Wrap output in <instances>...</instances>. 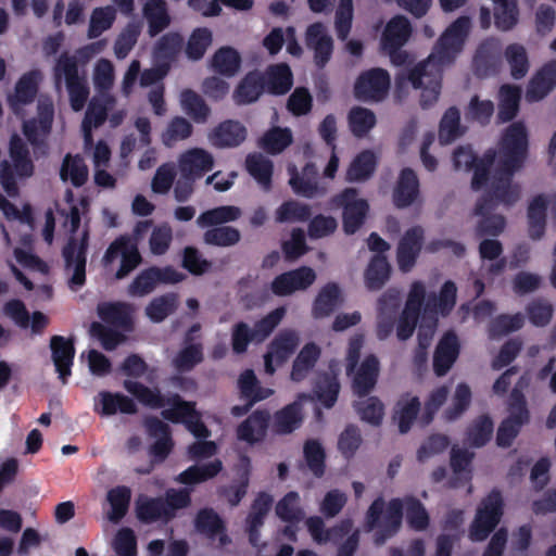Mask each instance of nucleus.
Returning <instances> with one entry per match:
<instances>
[{"mask_svg": "<svg viewBox=\"0 0 556 556\" xmlns=\"http://www.w3.org/2000/svg\"><path fill=\"white\" fill-rule=\"evenodd\" d=\"M470 28L469 16L457 17L439 37L433 53L408 72L405 79L414 89H421L420 105L424 109L437 102L442 87L443 66L452 64L463 51Z\"/></svg>", "mask_w": 556, "mask_h": 556, "instance_id": "f257e3e1", "label": "nucleus"}, {"mask_svg": "<svg viewBox=\"0 0 556 556\" xmlns=\"http://www.w3.org/2000/svg\"><path fill=\"white\" fill-rule=\"evenodd\" d=\"M500 157L495 161L491 190L498 201L507 206L514 205L520 198V187L513 184V176L526 160L529 141H500Z\"/></svg>", "mask_w": 556, "mask_h": 556, "instance_id": "f03ea898", "label": "nucleus"}, {"mask_svg": "<svg viewBox=\"0 0 556 556\" xmlns=\"http://www.w3.org/2000/svg\"><path fill=\"white\" fill-rule=\"evenodd\" d=\"M191 505V491L182 489H168L164 496H142L136 502V516L140 522L151 525L154 522L169 523L177 517V511Z\"/></svg>", "mask_w": 556, "mask_h": 556, "instance_id": "7ed1b4c3", "label": "nucleus"}, {"mask_svg": "<svg viewBox=\"0 0 556 556\" xmlns=\"http://www.w3.org/2000/svg\"><path fill=\"white\" fill-rule=\"evenodd\" d=\"M151 226L152 220H140L136 224L132 236L121 235L108 247L102 257V263L105 268H109L121 257V264L114 275L116 280L128 277L142 263L138 240Z\"/></svg>", "mask_w": 556, "mask_h": 556, "instance_id": "20e7f679", "label": "nucleus"}, {"mask_svg": "<svg viewBox=\"0 0 556 556\" xmlns=\"http://www.w3.org/2000/svg\"><path fill=\"white\" fill-rule=\"evenodd\" d=\"M403 518V504L400 498H392L387 507L382 497H377L366 513V529L375 533V543L382 544L395 534Z\"/></svg>", "mask_w": 556, "mask_h": 556, "instance_id": "39448f33", "label": "nucleus"}, {"mask_svg": "<svg viewBox=\"0 0 556 556\" xmlns=\"http://www.w3.org/2000/svg\"><path fill=\"white\" fill-rule=\"evenodd\" d=\"M286 315V308L279 306L266 316L257 320L251 329L244 321H239L232 327L231 346L236 354L247 352L251 342H264L280 324Z\"/></svg>", "mask_w": 556, "mask_h": 556, "instance_id": "423d86ee", "label": "nucleus"}, {"mask_svg": "<svg viewBox=\"0 0 556 556\" xmlns=\"http://www.w3.org/2000/svg\"><path fill=\"white\" fill-rule=\"evenodd\" d=\"M504 502L498 490H492L482 500L469 528V538L473 542L484 541L497 527L503 516Z\"/></svg>", "mask_w": 556, "mask_h": 556, "instance_id": "0eeeda50", "label": "nucleus"}, {"mask_svg": "<svg viewBox=\"0 0 556 556\" xmlns=\"http://www.w3.org/2000/svg\"><path fill=\"white\" fill-rule=\"evenodd\" d=\"M332 203L342 208V225L346 235H354L364 225L369 212L367 200L358 198L356 188H345L336 194Z\"/></svg>", "mask_w": 556, "mask_h": 556, "instance_id": "6e6552de", "label": "nucleus"}, {"mask_svg": "<svg viewBox=\"0 0 556 556\" xmlns=\"http://www.w3.org/2000/svg\"><path fill=\"white\" fill-rule=\"evenodd\" d=\"M88 243L89 231L84 230L79 240L75 236H71L62 249L64 267L66 270L73 271L68 286L74 291L81 288L86 282Z\"/></svg>", "mask_w": 556, "mask_h": 556, "instance_id": "1a4fd4ad", "label": "nucleus"}, {"mask_svg": "<svg viewBox=\"0 0 556 556\" xmlns=\"http://www.w3.org/2000/svg\"><path fill=\"white\" fill-rule=\"evenodd\" d=\"M391 86L387 70L374 67L362 72L354 84V96L364 102H380L386 99Z\"/></svg>", "mask_w": 556, "mask_h": 556, "instance_id": "9d476101", "label": "nucleus"}, {"mask_svg": "<svg viewBox=\"0 0 556 556\" xmlns=\"http://www.w3.org/2000/svg\"><path fill=\"white\" fill-rule=\"evenodd\" d=\"M185 275L172 266H151L141 270L129 283L127 292L130 296H144L151 293L159 283H178Z\"/></svg>", "mask_w": 556, "mask_h": 556, "instance_id": "9b49d317", "label": "nucleus"}, {"mask_svg": "<svg viewBox=\"0 0 556 556\" xmlns=\"http://www.w3.org/2000/svg\"><path fill=\"white\" fill-rule=\"evenodd\" d=\"M424 239L425 230L419 225L408 228L401 237L396 247V263L402 273H409L415 267Z\"/></svg>", "mask_w": 556, "mask_h": 556, "instance_id": "f8f14e48", "label": "nucleus"}, {"mask_svg": "<svg viewBox=\"0 0 556 556\" xmlns=\"http://www.w3.org/2000/svg\"><path fill=\"white\" fill-rule=\"evenodd\" d=\"M502 203L496 199L493 190L483 194L477 202L475 214L481 219L477 225V233L479 236H498L505 228L506 220L503 215L492 214L497 204Z\"/></svg>", "mask_w": 556, "mask_h": 556, "instance_id": "ddd939ff", "label": "nucleus"}, {"mask_svg": "<svg viewBox=\"0 0 556 556\" xmlns=\"http://www.w3.org/2000/svg\"><path fill=\"white\" fill-rule=\"evenodd\" d=\"M502 45L498 39L489 37L481 41L472 60L475 74L479 77L497 74L502 63Z\"/></svg>", "mask_w": 556, "mask_h": 556, "instance_id": "4468645a", "label": "nucleus"}, {"mask_svg": "<svg viewBox=\"0 0 556 556\" xmlns=\"http://www.w3.org/2000/svg\"><path fill=\"white\" fill-rule=\"evenodd\" d=\"M305 45L314 53V63L323 70L333 53V39L321 22L311 24L305 31Z\"/></svg>", "mask_w": 556, "mask_h": 556, "instance_id": "2eb2a0df", "label": "nucleus"}, {"mask_svg": "<svg viewBox=\"0 0 556 556\" xmlns=\"http://www.w3.org/2000/svg\"><path fill=\"white\" fill-rule=\"evenodd\" d=\"M460 353V343L453 330L446 331L439 340L434 353L432 367L435 376L443 377L453 367Z\"/></svg>", "mask_w": 556, "mask_h": 556, "instance_id": "dca6fc26", "label": "nucleus"}, {"mask_svg": "<svg viewBox=\"0 0 556 556\" xmlns=\"http://www.w3.org/2000/svg\"><path fill=\"white\" fill-rule=\"evenodd\" d=\"M556 87V60L544 63L530 78L526 100L534 103L547 97Z\"/></svg>", "mask_w": 556, "mask_h": 556, "instance_id": "f3484780", "label": "nucleus"}, {"mask_svg": "<svg viewBox=\"0 0 556 556\" xmlns=\"http://www.w3.org/2000/svg\"><path fill=\"white\" fill-rule=\"evenodd\" d=\"M270 414L267 409H256L250 414L236 429L239 441L250 445L261 443L267 435Z\"/></svg>", "mask_w": 556, "mask_h": 556, "instance_id": "a211bd4d", "label": "nucleus"}, {"mask_svg": "<svg viewBox=\"0 0 556 556\" xmlns=\"http://www.w3.org/2000/svg\"><path fill=\"white\" fill-rule=\"evenodd\" d=\"M380 371V362L375 354L367 355L351 375L352 391L358 397H365L375 389Z\"/></svg>", "mask_w": 556, "mask_h": 556, "instance_id": "6ab92c4d", "label": "nucleus"}, {"mask_svg": "<svg viewBox=\"0 0 556 556\" xmlns=\"http://www.w3.org/2000/svg\"><path fill=\"white\" fill-rule=\"evenodd\" d=\"M194 528L208 540L218 539L220 546H226L230 543L225 521L211 507L201 508L197 513Z\"/></svg>", "mask_w": 556, "mask_h": 556, "instance_id": "aec40b11", "label": "nucleus"}, {"mask_svg": "<svg viewBox=\"0 0 556 556\" xmlns=\"http://www.w3.org/2000/svg\"><path fill=\"white\" fill-rule=\"evenodd\" d=\"M144 427L150 437L156 438L150 446V454L156 462L165 460L174 446L169 426L157 417L150 416L144 419Z\"/></svg>", "mask_w": 556, "mask_h": 556, "instance_id": "412c9836", "label": "nucleus"}, {"mask_svg": "<svg viewBox=\"0 0 556 556\" xmlns=\"http://www.w3.org/2000/svg\"><path fill=\"white\" fill-rule=\"evenodd\" d=\"M94 412L100 416H112L117 413L135 415L138 413V406L131 397L121 392L101 391L96 397Z\"/></svg>", "mask_w": 556, "mask_h": 556, "instance_id": "4be33fe9", "label": "nucleus"}, {"mask_svg": "<svg viewBox=\"0 0 556 556\" xmlns=\"http://www.w3.org/2000/svg\"><path fill=\"white\" fill-rule=\"evenodd\" d=\"M52 361L62 383H67L72 375V366L75 357V346L72 339L62 336H52L50 339Z\"/></svg>", "mask_w": 556, "mask_h": 556, "instance_id": "5701e85b", "label": "nucleus"}, {"mask_svg": "<svg viewBox=\"0 0 556 556\" xmlns=\"http://www.w3.org/2000/svg\"><path fill=\"white\" fill-rule=\"evenodd\" d=\"M114 102V98L108 93H101L90 100L81 125L83 139H93L92 128H98L105 123L108 112L112 109Z\"/></svg>", "mask_w": 556, "mask_h": 556, "instance_id": "b1692460", "label": "nucleus"}, {"mask_svg": "<svg viewBox=\"0 0 556 556\" xmlns=\"http://www.w3.org/2000/svg\"><path fill=\"white\" fill-rule=\"evenodd\" d=\"M54 118V108L50 100H39L37 115L23 122L25 139H40L50 134Z\"/></svg>", "mask_w": 556, "mask_h": 556, "instance_id": "393cba45", "label": "nucleus"}, {"mask_svg": "<svg viewBox=\"0 0 556 556\" xmlns=\"http://www.w3.org/2000/svg\"><path fill=\"white\" fill-rule=\"evenodd\" d=\"M290 175L289 184L293 192L298 195L312 199L319 193L318 169L312 162L305 164L300 175L294 164L288 166Z\"/></svg>", "mask_w": 556, "mask_h": 556, "instance_id": "a878e982", "label": "nucleus"}, {"mask_svg": "<svg viewBox=\"0 0 556 556\" xmlns=\"http://www.w3.org/2000/svg\"><path fill=\"white\" fill-rule=\"evenodd\" d=\"M340 381L338 374L330 369L328 371H318L313 380V394L316 400L325 407L332 408L339 396Z\"/></svg>", "mask_w": 556, "mask_h": 556, "instance_id": "bb28decb", "label": "nucleus"}, {"mask_svg": "<svg viewBox=\"0 0 556 556\" xmlns=\"http://www.w3.org/2000/svg\"><path fill=\"white\" fill-rule=\"evenodd\" d=\"M418 195L419 179L416 173L409 167L403 168L393 189V204L397 208H406L417 200Z\"/></svg>", "mask_w": 556, "mask_h": 556, "instance_id": "cd10ccee", "label": "nucleus"}, {"mask_svg": "<svg viewBox=\"0 0 556 556\" xmlns=\"http://www.w3.org/2000/svg\"><path fill=\"white\" fill-rule=\"evenodd\" d=\"M39 71H29L23 74L15 84L14 94L9 96L11 109L17 112L23 105L34 102L39 89Z\"/></svg>", "mask_w": 556, "mask_h": 556, "instance_id": "c85d7f7f", "label": "nucleus"}, {"mask_svg": "<svg viewBox=\"0 0 556 556\" xmlns=\"http://www.w3.org/2000/svg\"><path fill=\"white\" fill-rule=\"evenodd\" d=\"M98 315L105 324L125 331L132 330V307L127 302H105L99 304Z\"/></svg>", "mask_w": 556, "mask_h": 556, "instance_id": "c756f323", "label": "nucleus"}, {"mask_svg": "<svg viewBox=\"0 0 556 556\" xmlns=\"http://www.w3.org/2000/svg\"><path fill=\"white\" fill-rule=\"evenodd\" d=\"M521 101V88L517 85L504 84L498 90V109L496 123L505 124L518 115Z\"/></svg>", "mask_w": 556, "mask_h": 556, "instance_id": "7c9ffc66", "label": "nucleus"}, {"mask_svg": "<svg viewBox=\"0 0 556 556\" xmlns=\"http://www.w3.org/2000/svg\"><path fill=\"white\" fill-rule=\"evenodd\" d=\"M265 91L264 74L252 71L245 74L236 87L232 98L236 104L244 105L258 100Z\"/></svg>", "mask_w": 556, "mask_h": 556, "instance_id": "2f4dec72", "label": "nucleus"}, {"mask_svg": "<svg viewBox=\"0 0 556 556\" xmlns=\"http://www.w3.org/2000/svg\"><path fill=\"white\" fill-rule=\"evenodd\" d=\"M321 355V349L315 342H307L298 353L292 363L290 379L302 382L315 368Z\"/></svg>", "mask_w": 556, "mask_h": 556, "instance_id": "473e14b6", "label": "nucleus"}, {"mask_svg": "<svg viewBox=\"0 0 556 556\" xmlns=\"http://www.w3.org/2000/svg\"><path fill=\"white\" fill-rule=\"evenodd\" d=\"M412 24L404 15L392 17L386 25L381 36L382 48H402L412 36Z\"/></svg>", "mask_w": 556, "mask_h": 556, "instance_id": "72a5a7b5", "label": "nucleus"}, {"mask_svg": "<svg viewBox=\"0 0 556 556\" xmlns=\"http://www.w3.org/2000/svg\"><path fill=\"white\" fill-rule=\"evenodd\" d=\"M142 13L148 22L150 37L160 35L172 23L165 0H148L143 5Z\"/></svg>", "mask_w": 556, "mask_h": 556, "instance_id": "f704fd0d", "label": "nucleus"}, {"mask_svg": "<svg viewBox=\"0 0 556 556\" xmlns=\"http://www.w3.org/2000/svg\"><path fill=\"white\" fill-rule=\"evenodd\" d=\"M548 199L545 194H536L528 206V233L532 240L543 238L546 228Z\"/></svg>", "mask_w": 556, "mask_h": 556, "instance_id": "c9c22d12", "label": "nucleus"}, {"mask_svg": "<svg viewBox=\"0 0 556 556\" xmlns=\"http://www.w3.org/2000/svg\"><path fill=\"white\" fill-rule=\"evenodd\" d=\"M214 160L211 153L202 149H193L185 153L179 160V168L182 176L194 179L211 170Z\"/></svg>", "mask_w": 556, "mask_h": 556, "instance_id": "e433bc0d", "label": "nucleus"}, {"mask_svg": "<svg viewBox=\"0 0 556 556\" xmlns=\"http://www.w3.org/2000/svg\"><path fill=\"white\" fill-rule=\"evenodd\" d=\"M494 422L490 415L476 417L466 428L465 443L473 448L485 446L493 438Z\"/></svg>", "mask_w": 556, "mask_h": 556, "instance_id": "4c0bfd02", "label": "nucleus"}, {"mask_svg": "<svg viewBox=\"0 0 556 556\" xmlns=\"http://www.w3.org/2000/svg\"><path fill=\"white\" fill-rule=\"evenodd\" d=\"M300 345V336L293 329L279 331L268 344L267 350L274 354L276 365L285 364Z\"/></svg>", "mask_w": 556, "mask_h": 556, "instance_id": "58836bf2", "label": "nucleus"}, {"mask_svg": "<svg viewBox=\"0 0 556 556\" xmlns=\"http://www.w3.org/2000/svg\"><path fill=\"white\" fill-rule=\"evenodd\" d=\"M420 401L418 396H412L409 393L403 394L394 406L393 419L397 422L400 433H407L420 412Z\"/></svg>", "mask_w": 556, "mask_h": 556, "instance_id": "ea45409f", "label": "nucleus"}, {"mask_svg": "<svg viewBox=\"0 0 556 556\" xmlns=\"http://www.w3.org/2000/svg\"><path fill=\"white\" fill-rule=\"evenodd\" d=\"M302 421V404L294 401L274 414L273 431L276 434H289L300 428Z\"/></svg>", "mask_w": 556, "mask_h": 556, "instance_id": "a19ab883", "label": "nucleus"}, {"mask_svg": "<svg viewBox=\"0 0 556 556\" xmlns=\"http://www.w3.org/2000/svg\"><path fill=\"white\" fill-rule=\"evenodd\" d=\"M265 77V91L275 96L286 94L292 87V72L286 63L269 66Z\"/></svg>", "mask_w": 556, "mask_h": 556, "instance_id": "79ce46f5", "label": "nucleus"}, {"mask_svg": "<svg viewBox=\"0 0 556 556\" xmlns=\"http://www.w3.org/2000/svg\"><path fill=\"white\" fill-rule=\"evenodd\" d=\"M184 46V37L177 31H170L155 42L153 56L155 62L166 63L169 67L176 61Z\"/></svg>", "mask_w": 556, "mask_h": 556, "instance_id": "37998d69", "label": "nucleus"}, {"mask_svg": "<svg viewBox=\"0 0 556 556\" xmlns=\"http://www.w3.org/2000/svg\"><path fill=\"white\" fill-rule=\"evenodd\" d=\"M391 266L386 255L375 254L365 270V283L368 290H380L389 280Z\"/></svg>", "mask_w": 556, "mask_h": 556, "instance_id": "c03bdc74", "label": "nucleus"}, {"mask_svg": "<svg viewBox=\"0 0 556 556\" xmlns=\"http://www.w3.org/2000/svg\"><path fill=\"white\" fill-rule=\"evenodd\" d=\"M340 293V288L336 282L325 285L313 303L312 314L314 318L330 316L339 304Z\"/></svg>", "mask_w": 556, "mask_h": 556, "instance_id": "a18cd8bd", "label": "nucleus"}, {"mask_svg": "<svg viewBox=\"0 0 556 556\" xmlns=\"http://www.w3.org/2000/svg\"><path fill=\"white\" fill-rule=\"evenodd\" d=\"M123 387L143 406L155 409L166 406V397L157 388L151 389L141 382L132 380H125Z\"/></svg>", "mask_w": 556, "mask_h": 556, "instance_id": "49530a36", "label": "nucleus"}, {"mask_svg": "<svg viewBox=\"0 0 556 556\" xmlns=\"http://www.w3.org/2000/svg\"><path fill=\"white\" fill-rule=\"evenodd\" d=\"M60 177L63 181L70 180L76 188L84 186L88 179V167L84 157L79 154H66L62 162Z\"/></svg>", "mask_w": 556, "mask_h": 556, "instance_id": "de8ad7c7", "label": "nucleus"}, {"mask_svg": "<svg viewBox=\"0 0 556 556\" xmlns=\"http://www.w3.org/2000/svg\"><path fill=\"white\" fill-rule=\"evenodd\" d=\"M251 459L247 455L240 456L239 481L232 483L223 491V495L227 498L230 506L235 507L240 504L245 496L250 483Z\"/></svg>", "mask_w": 556, "mask_h": 556, "instance_id": "09e8293b", "label": "nucleus"}, {"mask_svg": "<svg viewBox=\"0 0 556 556\" xmlns=\"http://www.w3.org/2000/svg\"><path fill=\"white\" fill-rule=\"evenodd\" d=\"M241 216V210L233 205H222L207 210L199 215L197 224L200 228L224 226Z\"/></svg>", "mask_w": 556, "mask_h": 556, "instance_id": "8fccbe9b", "label": "nucleus"}, {"mask_svg": "<svg viewBox=\"0 0 556 556\" xmlns=\"http://www.w3.org/2000/svg\"><path fill=\"white\" fill-rule=\"evenodd\" d=\"M248 173L265 189L271 187L274 165L270 160L261 153H251L245 159Z\"/></svg>", "mask_w": 556, "mask_h": 556, "instance_id": "3c124183", "label": "nucleus"}, {"mask_svg": "<svg viewBox=\"0 0 556 556\" xmlns=\"http://www.w3.org/2000/svg\"><path fill=\"white\" fill-rule=\"evenodd\" d=\"M241 66L239 52L229 46L219 48L212 58L213 70L226 77H232Z\"/></svg>", "mask_w": 556, "mask_h": 556, "instance_id": "603ef678", "label": "nucleus"}, {"mask_svg": "<svg viewBox=\"0 0 556 556\" xmlns=\"http://www.w3.org/2000/svg\"><path fill=\"white\" fill-rule=\"evenodd\" d=\"M376 156L371 151L361 152L350 164L346 170V180L356 182L369 179L376 169Z\"/></svg>", "mask_w": 556, "mask_h": 556, "instance_id": "864d4df0", "label": "nucleus"}, {"mask_svg": "<svg viewBox=\"0 0 556 556\" xmlns=\"http://www.w3.org/2000/svg\"><path fill=\"white\" fill-rule=\"evenodd\" d=\"M525 325V316L521 313L514 315L500 314L490 320L488 334L491 339H500L511 332L520 330Z\"/></svg>", "mask_w": 556, "mask_h": 556, "instance_id": "5fc2aeb1", "label": "nucleus"}, {"mask_svg": "<svg viewBox=\"0 0 556 556\" xmlns=\"http://www.w3.org/2000/svg\"><path fill=\"white\" fill-rule=\"evenodd\" d=\"M178 306V296L174 292L165 293L150 301L146 307V315L153 323H162Z\"/></svg>", "mask_w": 556, "mask_h": 556, "instance_id": "6e6d98bb", "label": "nucleus"}, {"mask_svg": "<svg viewBox=\"0 0 556 556\" xmlns=\"http://www.w3.org/2000/svg\"><path fill=\"white\" fill-rule=\"evenodd\" d=\"M494 23L497 29L508 31L513 29L519 18L517 0H493Z\"/></svg>", "mask_w": 556, "mask_h": 556, "instance_id": "4d7b16f0", "label": "nucleus"}, {"mask_svg": "<svg viewBox=\"0 0 556 556\" xmlns=\"http://www.w3.org/2000/svg\"><path fill=\"white\" fill-rule=\"evenodd\" d=\"M504 56L509 65L510 75L519 80L526 77L530 62L526 48L520 43H510L504 50Z\"/></svg>", "mask_w": 556, "mask_h": 556, "instance_id": "13d9d810", "label": "nucleus"}, {"mask_svg": "<svg viewBox=\"0 0 556 556\" xmlns=\"http://www.w3.org/2000/svg\"><path fill=\"white\" fill-rule=\"evenodd\" d=\"M312 208L308 204L295 200L285 201L275 213V219L279 224L304 223L311 218Z\"/></svg>", "mask_w": 556, "mask_h": 556, "instance_id": "bf43d9fd", "label": "nucleus"}, {"mask_svg": "<svg viewBox=\"0 0 556 556\" xmlns=\"http://www.w3.org/2000/svg\"><path fill=\"white\" fill-rule=\"evenodd\" d=\"M213 34L207 27H198L192 30L186 43L185 53L191 61L201 60L212 45Z\"/></svg>", "mask_w": 556, "mask_h": 556, "instance_id": "052dcab7", "label": "nucleus"}, {"mask_svg": "<svg viewBox=\"0 0 556 556\" xmlns=\"http://www.w3.org/2000/svg\"><path fill=\"white\" fill-rule=\"evenodd\" d=\"M166 405H169L170 408L162 410V416L173 424H185V420H188L197 412L195 403L182 400L179 394L166 397Z\"/></svg>", "mask_w": 556, "mask_h": 556, "instance_id": "680f3d73", "label": "nucleus"}, {"mask_svg": "<svg viewBox=\"0 0 556 556\" xmlns=\"http://www.w3.org/2000/svg\"><path fill=\"white\" fill-rule=\"evenodd\" d=\"M180 104L184 112L195 123H203L210 114V108L192 89H184L180 93Z\"/></svg>", "mask_w": 556, "mask_h": 556, "instance_id": "e2e57ef3", "label": "nucleus"}, {"mask_svg": "<svg viewBox=\"0 0 556 556\" xmlns=\"http://www.w3.org/2000/svg\"><path fill=\"white\" fill-rule=\"evenodd\" d=\"M240 239V231L231 226L208 227L203 233V242L213 247H233Z\"/></svg>", "mask_w": 556, "mask_h": 556, "instance_id": "0e129e2a", "label": "nucleus"}, {"mask_svg": "<svg viewBox=\"0 0 556 556\" xmlns=\"http://www.w3.org/2000/svg\"><path fill=\"white\" fill-rule=\"evenodd\" d=\"M240 390V397L242 400H253L260 397V401L269 397L274 391L271 389L263 388L252 369L244 370L238 380Z\"/></svg>", "mask_w": 556, "mask_h": 556, "instance_id": "69168bd1", "label": "nucleus"}, {"mask_svg": "<svg viewBox=\"0 0 556 556\" xmlns=\"http://www.w3.org/2000/svg\"><path fill=\"white\" fill-rule=\"evenodd\" d=\"M496 161V151L494 149L486 150L481 157H479L475 166H472L471 189L479 191L488 185L490 180L491 169Z\"/></svg>", "mask_w": 556, "mask_h": 556, "instance_id": "338daca9", "label": "nucleus"}, {"mask_svg": "<svg viewBox=\"0 0 556 556\" xmlns=\"http://www.w3.org/2000/svg\"><path fill=\"white\" fill-rule=\"evenodd\" d=\"M303 455L309 471L316 478H321L326 470V453L323 445L314 439L304 443Z\"/></svg>", "mask_w": 556, "mask_h": 556, "instance_id": "774afa93", "label": "nucleus"}]
</instances>
